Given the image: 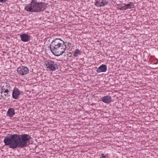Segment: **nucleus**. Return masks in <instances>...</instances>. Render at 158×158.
I'll return each instance as SVG.
<instances>
[{"label":"nucleus","instance_id":"f257e3e1","mask_svg":"<svg viewBox=\"0 0 158 158\" xmlns=\"http://www.w3.org/2000/svg\"><path fill=\"white\" fill-rule=\"evenodd\" d=\"M9 135V136L5 137L3 142L5 145L10 146V148L13 149L27 147V142L32 139L31 136L27 134Z\"/></svg>","mask_w":158,"mask_h":158},{"label":"nucleus","instance_id":"a211bd4d","mask_svg":"<svg viewBox=\"0 0 158 158\" xmlns=\"http://www.w3.org/2000/svg\"><path fill=\"white\" fill-rule=\"evenodd\" d=\"M101 156H102V157L103 158H106V156H105L104 154H101Z\"/></svg>","mask_w":158,"mask_h":158},{"label":"nucleus","instance_id":"f8f14e48","mask_svg":"<svg viewBox=\"0 0 158 158\" xmlns=\"http://www.w3.org/2000/svg\"><path fill=\"white\" fill-rule=\"evenodd\" d=\"M111 98L110 96H105L103 98L102 101L108 104L111 102Z\"/></svg>","mask_w":158,"mask_h":158},{"label":"nucleus","instance_id":"f3484780","mask_svg":"<svg viewBox=\"0 0 158 158\" xmlns=\"http://www.w3.org/2000/svg\"><path fill=\"white\" fill-rule=\"evenodd\" d=\"M7 0H0V2L3 3L7 1Z\"/></svg>","mask_w":158,"mask_h":158},{"label":"nucleus","instance_id":"4468645a","mask_svg":"<svg viewBox=\"0 0 158 158\" xmlns=\"http://www.w3.org/2000/svg\"><path fill=\"white\" fill-rule=\"evenodd\" d=\"M8 92H10V91L7 89H2L1 90V94H2L3 93H5L4 95L6 98L10 96V94H8Z\"/></svg>","mask_w":158,"mask_h":158},{"label":"nucleus","instance_id":"39448f33","mask_svg":"<svg viewBox=\"0 0 158 158\" xmlns=\"http://www.w3.org/2000/svg\"><path fill=\"white\" fill-rule=\"evenodd\" d=\"M64 42L60 39L56 38L52 40L50 44V47H59L65 45Z\"/></svg>","mask_w":158,"mask_h":158},{"label":"nucleus","instance_id":"2eb2a0df","mask_svg":"<svg viewBox=\"0 0 158 158\" xmlns=\"http://www.w3.org/2000/svg\"><path fill=\"white\" fill-rule=\"evenodd\" d=\"M81 52L80 51L79 49H76L74 51L73 56L75 57H77L79 55H81Z\"/></svg>","mask_w":158,"mask_h":158},{"label":"nucleus","instance_id":"0eeeda50","mask_svg":"<svg viewBox=\"0 0 158 158\" xmlns=\"http://www.w3.org/2000/svg\"><path fill=\"white\" fill-rule=\"evenodd\" d=\"M21 40L23 42H27L31 40V36L27 34H23L20 35Z\"/></svg>","mask_w":158,"mask_h":158},{"label":"nucleus","instance_id":"423d86ee","mask_svg":"<svg viewBox=\"0 0 158 158\" xmlns=\"http://www.w3.org/2000/svg\"><path fill=\"white\" fill-rule=\"evenodd\" d=\"M18 73L20 75L23 76L29 73V69L26 66H20L17 69Z\"/></svg>","mask_w":158,"mask_h":158},{"label":"nucleus","instance_id":"6ab92c4d","mask_svg":"<svg viewBox=\"0 0 158 158\" xmlns=\"http://www.w3.org/2000/svg\"><path fill=\"white\" fill-rule=\"evenodd\" d=\"M10 93V92H8V94H9Z\"/></svg>","mask_w":158,"mask_h":158},{"label":"nucleus","instance_id":"9d476101","mask_svg":"<svg viewBox=\"0 0 158 158\" xmlns=\"http://www.w3.org/2000/svg\"><path fill=\"white\" fill-rule=\"evenodd\" d=\"M107 69V66L105 64H102L97 69L96 72L97 73L105 72L106 71Z\"/></svg>","mask_w":158,"mask_h":158},{"label":"nucleus","instance_id":"9b49d317","mask_svg":"<svg viewBox=\"0 0 158 158\" xmlns=\"http://www.w3.org/2000/svg\"><path fill=\"white\" fill-rule=\"evenodd\" d=\"M124 6H122L120 10H122V8L124 10H126L128 9H131L134 8V5L133 3L131 2H130L129 4H125Z\"/></svg>","mask_w":158,"mask_h":158},{"label":"nucleus","instance_id":"ddd939ff","mask_svg":"<svg viewBox=\"0 0 158 158\" xmlns=\"http://www.w3.org/2000/svg\"><path fill=\"white\" fill-rule=\"evenodd\" d=\"M15 114L14 109L13 108H9L7 112V115L10 117H13Z\"/></svg>","mask_w":158,"mask_h":158},{"label":"nucleus","instance_id":"f03ea898","mask_svg":"<svg viewBox=\"0 0 158 158\" xmlns=\"http://www.w3.org/2000/svg\"><path fill=\"white\" fill-rule=\"evenodd\" d=\"M45 4L43 2H37L36 0H32L28 5L25 7L24 9L28 12L39 13L41 5Z\"/></svg>","mask_w":158,"mask_h":158},{"label":"nucleus","instance_id":"dca6fc26","mask_svg":"<svg viewBox=\"0 0 158 158\" xmlns=\"http://www.w3.org/2000/svg\"><path fill=\"white\" fill-rule=\"evenodd\" d=\"M45 6V3L43 4V5H41V6H40V12H43L46 9V7L44 8V7Z\"/></svg>","mask_w":158,"mask_h":158},{"label":"nucleus","instance_id":"7ed1b4c3","mask_svg":"<svg viewBox=\"0 0 158 158\" xmlns=\"http://www.w3.org/2000/svg\"><path fill=\"white\" fill-rule=\"evenodd\" d=\"M50 49L54 55L59 56L62 55L66 49V45L59 47H50Z\"/></svg>","mask_w":158,"mask_h":158},{"label":"nucleus","instance_id":"6e6552de","mask_svg":"<svg viewBox=\"0 0 158 158\" xmlns=\"http://www.w3.org/2000/svg\"><path fill=\"white\" fill-rule=\"evenodd\" d=\"M20 95V92L18 88H15L13 90L12 97L13 98L15 99H18Z\"/></svg>","mask_w":158,"mask_h":158},{"label":"nucleus","instance_id":"1a4fd4ad","mask_svg":"<svg viewBox=\"0 0 158 158\" xmlns=\"http://www.w3.org/2000/svg\"><path fill=\"white\" fill-rule=\"evenodd\" d=\"M108 2L106 0H102L100 1H97L94 3V5L97 7H103L107 5Z\"/></svg>","mask_w":158,"mask_h":158},{"label":"nucleus","instance_id":"20e7f679","mask_svg":"<svg viewBox=\"0 0 158 158\" xmlns=\"http://www.w3.org/2000/svg\"><path fill=\"white\" fill-rule=\"evenodd\" d=\"M45 64L48 70L49 71H55L58 68L56 63L51 60H47L45 62Z\"/></svg>","mask_w":158,"mask_h":158}]
</instances>
